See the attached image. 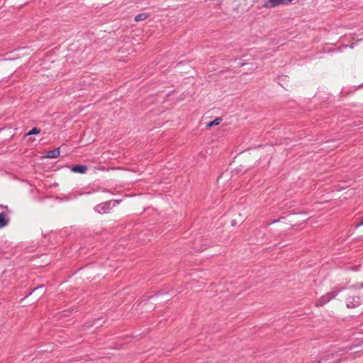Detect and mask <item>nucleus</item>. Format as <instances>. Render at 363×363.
Listing matches in <instances>:
<instances>
[{
	"label": "nucleus",
	"instance_id": "f257e3e1",
	"mask_svg": "<svg viewBox=\"0 0 363 363\" xmlns=\"http://www.w3.org/2000/svg\"><path fill=\"white\" fill-rule=\"evenodd\" d=\"M345 289V287L335 288L333 291L328 292L326 294L322 296L315 303V306L317 307L324 306L330 301L334 299L338 295V294L343 291Z\"/></svg>",
	"mask_w": 363,
	"mask_h": 363
},
{
	"label": "nucleus",
	"instance_id": "f03ea898",
	"mask_svg": "<svg viewBox=\"0 0 363 363\" xmlns=\"http://www.w3.org/2000/svg\"><path fill=\"white\" fill-rule=\"evenodd\" d=\"M118 203L119 201H109L101 203L96 205L94 207L95 212L98 213H107L109 210H111L114 206V203Z\"/></svg>",
	"mask_w": 363,
	"mask_h": 363
},
{
	"label": "nucleus",
	"instance_id": "7ed1b4c3",
	"mask_svg": "<svg viewBox=\"0 0 363 363\" xmlns=\"http://www.w3.org/2000/svg\"><path fill=\"white\" fill-rule=\"evenodd\" d=\"M347 295L348 297L346 298V306L348 308H354L361 304L362 298L360 296Z\"/></svg>",
	"mask_w": 363,
	"mask_h": 363
},
{
	"label": "nucleus",
	"instance_id": "20e7f679",
	"mask_svg": "<svg viewBox=\"0 0 363 363\" xmlns=\"http://www.w3.org/2000/svg\"><path fill=\"white\" fill-rule=\"evenodd\" d=\"M284 4H286L284 0H267L263 4V7L266 9H270Z\"/></svg>",
	"mask_w": 363,
	"mask_h": 363
},
{
	"label": "nucleus",
	"instance_id": "39448f33",
	"mask_svg": "<svg viewBox=\"0 0 363 363\" xmlns=\"http://www.w3.org/2000/svg\"><path fill=\"white\" fill-rule=\"evenodd\" d=\"M60 147H57L54 150L48 151L46 152L45 157L50 158V159H55V158L58 157L60 154Z\"/></svg>",
	"mask_w": 363,
	"mask_h": 363
},
{
	"label": "nucleus",
	"instance_id": "423d86ee",
	"mask_svg": "<svg viewBox=\"0 0 363 363\" xmlns=\"http://www.w3.org/2000/svg\"><path fill=\"white\" fill-rule=\"evenodd\" d=\"M88 167L86 165H74L71 167V171L76 173L85 174Z\"/></svg>",
	"mask_w": 363,
	"mask_h": 363
},
{
	"label": "nucleus",
	"instance_id": "0eeeda50",
	"mask_svg": "<svg viewBox=\"0 0 363 363\" xmlns=\"http://www.w3.org/2000/svg\"><path fill=\"white\" fill-rule=\"evenodd\" d=\"M9 223V218L5 213H0V229L7 226Z\"/></svg>",
	"mask_w": 363,
	"mask_h": 363
},
{
	"label": "nucleus",
	"instance_id": "6e6552de",
	"mask_svg": "<svg viewBox=\"0 0 363 363\" xmlns=\"http://www.w3.org/2000/svg\"><path fill=\"white\" fill-rule=\"evenodd\" d=\"M150 16L147 13H141L135 16V21H140L147 19Z\"/></svg>",
	"mask_w": 363,
	"mask_h": 363
},
{
	"label": "nucleus",
	"instance_id": "1a4fd4ad",
	"mask_svg": "<svg viewBox=\"0 0 363 363\" xmlns=\"http://www.w3.org/2000/svg\"><path fill=\"white\" fill-rule=\"evenodd\" d=\"M221 121H222V118H216L213 121L208 123L207 125H206V127L211 128V127H213L214 125H219Z\"/></svg>",
	"mask_w": 363,
	"mask_h": 363
},
{
	"label": "nucleus",
	"instance_id": "9d476101",
	"mask_svg": "<svg viewBox=\"0 0 363 363\" xmlns=\"http://www.w3.org/2000/svg\"><path fill=\"white\" fill-rule=\"evenodd\" d=\"M40 133V129L37 127H34L27 133L26 135H38Z\"/></svg>",
	"mask_w": 363,
	"mask_h": 363
},
{
	"label": "nucleus",
	"instance_id": "9b49d317",
	"mask_svg": "<svg viewBox=\"0 0 363 363\" xmlns=\"http://www.w3.org/2000/svg\"><path fill=\"white\" fill-rule=\"evenodd\" d=\"M363 225V217L362 218H359L358 219V221L354 224V228H359L360 226H362Z\"/></svg>",
	"mask_w": 363,
	"mask_h": 363
},
{
	"label": "nucleus",
	"instance_id": "f8f14e48",
	"mask_svg": "<svg viewBox=\"0 0 363 363\" xmlns=\"http://www.w3.org/2000/svg\"><path fill=\"white\" fill-rule=\"evenodd\" d=\"M43 285H41V286H37V287L34 288L31 291H30V292L28 294L27 296H30V294H32V293H33L34 291L37 290L38 289H39V288H43Z\"/></svg>",
	"mask_w": 363,
	"mask_h": 363
},
{
	"label": "nucleus",
	"instance_id": "ddd939ff",
	"mask_svg": "<svg viewBox=\"0 0 363 363\" xmlns=\"http://www.w3.org/2000/svg\"><path fill=\"white\" fill-rule=\"evenodd\" d=\"M357 286L359 288H363V284L361 283V284H357Z\"/></svg>",
	"mask_w": 363,
	"mask_h": 363
},
{
	"label": "nucleus",
	"instance_id": "4468645a",
	"mask_svg": "<svg viewBox=\"0 0 363 363\" xmlns=\"http://www.w3.org/2000/svg\"><path fill=\"white\" fill-rule=\"evenodd\" d=\"M0 208H7V206H4V205L0 204Z\"/></svg>",
	"mask_w": 363,
	"mask_h": 363
},
{
	"label": "nucleus",
	"instance_id": "2eb2a0df",
	"mask_svg": "<svg viewBox=\"0 0 363 363\" xmlns=\"http://www.w3.org/2000/svg\"><path fill=\"white\" fill-rule=\"evenodd\" d=\"M286 1V4H289L290 2H291L293 0H284Z\"/></svg>",
	"mask_w": 363,
	"mask_h": 363
}]
</instances>
